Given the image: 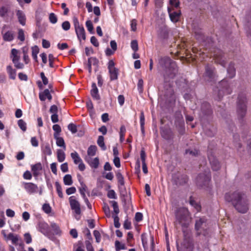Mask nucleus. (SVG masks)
I'll return each mask as SVG.
<instances>
[{"label":"nucleus","mask_w":251,"mask_h":251,"mask_svg":"<svg viewBox=\"0 0 251 251\" xmlns=\"http://www.w3.org/2000/svg\"><path fill=\"white\" fill-rule=\"evenodd\" d=\"M68 129L73 133H75L77 131L76 125L73 123H70L68 126Z\"/></svg>","instance_id":"09e8293b"},{"label":"nucleus","mask_w":251,"mask_h":251,"mask_svg":"<svg viewBox=\"0 0 251 251\" xmlns=\"http://www.w3.org/2000/svg\"><path fill=\"white\" fill-rule=\"evenodd\" d=\"M227 72L229 78H232L236 74L235 69L234 68V63L231 62L229 63L228 67L227 69Z\"/></svg>","instance_id":"b1692460"},{"label":"nucleus","mask_w":251,"mask_h":251,"mask_svg":"<svg viewBox=\"0 0 251 251\" xmlns=\"http://www.w3.org/2000/svg\"><path fill=\"white\" fill-rule=\"evenodd\" d=\"M110 202L112 204L113 208V211L115 213V215H117L119 213V209L117 202L114 201H110Z\"/></svg>","instance_id":"37998d69"},{"label":"nucleus","mask_w":251,"mask_h":251,"mask_svg":"<svg viewBox=\"0 0 251 251\" xmlns=\"http://www.w3.org/2000/svg\"><path fill=\"white\" fill-rule=\"evenodd\" d=\"M38 228L40 232L48 237L49 239L53 240V236L49 231V225L47 223L45 222H39L38 224Z\"/></svg>","instance_id":"ddd939ff"},{"label":"nucleus","mask_w":251,"mask_h":251,"mask_svg":"<svg viewBox=\"0 0 251 251\" xmlns=\"http://www.w3.org/2000/svg\"><path fill=\"white\" fill-rule=\"evenodd\" d=\"M8 11V8L5 6H2L0 8V16L1 17L5 16Z\"/></svg>","instance_id":"4d7b16f0"},{"label":"nucleus","mask_w":251,"mask_h":251,"mask_svg":"<svg viewBox=\"0 0 251 251\" xmlns=\"http://www.w3.org/2000/svg\"><path fill=\"white\" fill-rule=\"evenodd\" d=\"M180 14L181 13L180 11L179 12L176 11L169 12V16L171 21L174 23H176L178 22L180 17Z\"/></svg>","instance_id":"393cba45"},{"label":"nucleus","mask_w":251,"mask_h":251,"mask_svg":"<svg viewBox=\"0 0 251 251\" xmlns=\"http://www.w3.org/2000/svg\"><path fill=\"white\" fill-rule=\"evenodd\" d=\"M69 201L71 209L74 211L75 218L78 221L80 219V215L81 213L80 204L76 200L75 197L73 196L69 198Z\"/></svg>","instance_id":"0eeeda50"},{"label":"nucleus","mask_w":251,"mask_h":251,"mask_svg":"<svg viewBox=\"0 0 251 251\" xmlns=\"http://www.w3.org/2000/svg\"><path fill=\"white\" fill-rule=\"evenodd\" d=\"M114 219V226L116 228H119L121 226V224L119 223V218L118 215H113Z\"/></svg>","instance_id":"13d9d810"},{"label":"nucleus","mask_w":251,"mask_h":251,"mask_svg":"<svg viewBox=\"0 0 251 251\" xmlns=\"http://www.w3.org/2000/svg\"><path fill=\"white\" fill-rule=\"evenodd\" d=\"M126 132V129L124 126H122L120 127V140L121 141L124 139L125 134Z\"/></svg>","instance_id":"603ef678"},{"label":"nucleus","mask_w":251,"mask_h":251,"mask_svg":"<svg viewBox=\"0 0 251 251\" xmlns=\"http://www.w3.org/2000/svg\"><path fill=\"white\" fill-rule=\"evenodd\" d=\"M39 52V49L37 46H35L32 48V56L33 59L38 62L37 54Z\"/></svg>","instance_id":"c9c22d12"},{"label":"nucleus","mask_w":251,"mask_h":251,"mask_svg":"<svg viewBox=\"0 0 251 251\" xmlns=\"http://www.w3.org/2000/svg\"><path fill=\"white\" fill-rule=\"evenodd\" d=\"M75 31L76 34L77 35V38L79 40V41H81V40H83L84 41L85 40V39H86L85 31V29L83 26L80 27L75 29Z\"/></svg>","instance_id":"aec40b11"},{"label":"nucleus","mask_w":251,"mask_h":251,"mask_svg":"<svg viewBox=\"0 0 251 251\" xmlns=\"http://www.w3.org/2000/svg\"><path fill=\"white\" fill-rule=\"evenodd\" d=\"M115 245L117 251H119L121 250H125L126 249L125 245L121 244L120 241L117 240L115 241Z\"/></svg>","instance_id":"de8ad7c7"},{"label":"nucleus","mask_w":251,"mask_h":251,"mask_svg":"<svg viewBox=\"0 0 251 251\" xmlns=\"http://www.w3.org/2000/svg\"><path fill=\"white\" fill-rule=\"evenodd\" d=\"M65 153L61 149L57 150V158L58 162H63L65 159Z\"/></svg>","instance_id":"cd10ccee"},{"label":"nucleus","mask_w":251,"mask_h":251,"mask_svg":"<svg viewBox=\"0 0 251 251\" xmlns=\"http://www.w3.org/2000/svg\"><path fill=\"white\" fill-rule=\"evenodd\" d=\"M54 138L56 139V143L57 146L60 147H63L65 150L66 146L63 138L62 137H59L58 136H56V135H55Z\"/></svg>","instance_id":"c85d7f7f"},{"label":"nucleus","mask_w":251,"mask_h":251,"mask_svg":"<svg viewBox=\"0 0 251 251\" xmlns=\"http://www.w3.org/2000/svg\"><path fill=\"white\" fill-rule=\"evenodd\" d=\"M107 197L109 199H117V196L115 193V192L113 190H109L107 193Z\"/></svg>","instance_id":"0e129e2a"},{"label":"nucleus","mask_w":251,"mask_h":251,"mask_svg":"<svg viewBox=\"0 0 251 251\" xmlns=\"http://www.w3.org/2000/svg\"><path fill=\"white\" fill-rule=\"evenodd\" d=\"M18 125L23 131H25L26 130V124L23 120H19L18 121Z\"/></svg>","instance_id":"c03bdc74"},{"label":"nucleus","mask_w":251,"mask_h":251,"mask_svg":"<svg viewBox=\"0 0 251 251\" xmlns=\"http://www.w3.org/2000/svg\"><path fill=\"white\" fill-rule=\"evenodd\" d=\"M52 129L54 131L53 134L54 137H55V135H56V136H59L60 133L61 131V128L60 126L57 124L54 125L52 126Z\"/></svg>","instance_id":"79ce46f5"},{"label":"nucleus","mask_w":251,"mask_h":251,"mask_svg":"<svg viewBox=\"0 0 251 251\" xmlns=\"http://www.w3.org/2000/svg\"><path fill=\"white\" fill-rule=\"evenodd\" d=\"M159 64L164 70V77L166 82L168 78H174L178 72L176 63L169 57H161L159 60Z\"/></svg>","instance_id":"f03ea898"},{"label":"nucleus","mask_w":251,"mask_h":251,"mask_svg":"<svg viewBox=\"0 0 251 251\" xmlns=\"http://www.w3.org/2000/svg\"><path fill=\"white\" fill-rule=\"evenodd\" d=\"M24 239L26 244H29L32 242V238L31 235L29 233H25L24 234Z\"/></svg>","instance_id":"bf43d9fd"},{"label":"nucleus","mask_w":251,"mask_h":251,"mask_svg":"<svg viewBox=\"0 0 251 251\" xmlns=\"http://www.w3.org/2000/svg\"><path fill=\"white\" fill-rule=\"evenodd\" d=\"M213 56L215 63L225 67L226 63V58L225 57L223 51L219 49H215L213 51Z\"/></svg>","instance_id":"1a4fd4ad"},{"label":"nucleus","mask_w":251,"mask_h":251,"mask_svg":"<svg viewBox=\"0 0 251 251\" xmlns=\"http://www.w3.org/2000/svg\"><path fill=\"white\" fill-rule=\"evenodd\" d=\"M71 156L75 164H77L82 161L77 152L76 151L71 153Z\"/></svg>","instance_id":"f704fd0d"},{"label":"nucleus","mask_w":251,"mask_h":251,"mask_svg":"<svg viewBox=\"0 0 251 251\" xmlns=\"http://www.w3.org/2000/svg\"><path fill=\"white\" fill-rule=\"evenodd\" d=\"M97 147L95 145H91L88 149L87 154L88 157L93 156L96 155Z\"/></svg>","instance_id":"2f4dec72"},{"label":"nucleus","mask_w":251,"mask_h":251,"mask_svg":"<svg viewBox=\"0 0 251 251\" xmlns=\"http://www.w3.org/2000/svg\"><path fill=\"white\" fill-rule=\"evenodd\" d=\"M71 25L69 22L65 21L62 24V28L65 31L69 30L70 29Z\"/></svg>","instance_id":"052dcab7"},{"label":"nucleus","mask_w":251,"mask_h":251,"mask_svg":"<svg viewBox=\"0 0 251 251\" xmlns=\"http://www.w3.org/2000/svg\"><path fill=\"white\" fill-rule=\"evenodd\" d=\"M19 51L15 49H12L11 51V55L10 57L12 59V61L14 64V66L19 69H23L24 67V65L19 62L20 59V57L18 55Z\"/></svg>","instance_id":"f8f14e48"},{"label":"nucleus","mask_w":251,"mask_h":251,"mask_svg":"<svg viewBox=\"0 0 251 251\" xmlns=\"http://www.w3.org/2000/svg\"><path fill=\"white\" fill-rule=\"evenodd\" d=\"M91 94L92 97L96 100H100V96L99 94L98 89L95 83L92 84V89L91 90Z\"/></svg>","instance_id":"412c9836"},{"label":"nucleus","mask_w":251,"mask_h":251,"mask_svg":"<svg viewBox=\"0 0 251 251\" xmlns=\"http://www.w3.org/2000/svg\"><path fill=\"white\" fill-rule=\"evenodd\" d=\"M131 48L134 52H136L138 50V45L137 40H134L131 41Z\"/></svg>","instance_id":"5fc2aeb1"},{"label":"nucleus","mask_w":251,"mask_h":251,"mask_svg":"<svg viewBox=\"0 0 251 251\" xmlns=\"http://www.w3.org/2000/svg\"><path fill=\"white\" fill-rule=\"evenodd\" d=\"M185 153L186 154H189L193 156H197L200 154V151L196 149H194V150H186Z\"/></svg>","instance_id":"a18cd8bd"},{"label":"nucleus","mask_w":251,"mask_h":251,"mask_svg":"<svg viewBox=\"0 0 251 251\" xmlns=\"http://www.w3.org/2000/svg\"><path fill=\"white\" fill-rule=\"evenodd\" d=\"M213 111L210 104L206 101L203 102L201 104L199 112V118L201 122L207 120L212 115Z\"/></svg>","instance_id":"39448f33"},{"label":"nucleus","mask_w":251,"mask_h":251,"mask_svg":"<svg viewBox=\"0 0 251 251\" xmlns=\"http://www.w3.org/2000/svg\"><path fill=\"white\" fill-rule=\"evenodd\" d=\"M18 39L21 42L25 40L24 31L22 29H19L18 30Z\"/></svg>","instance_id":"3c124183"},{"label":"nucleus","mask_w":251,"mask_h":251,"mask_svg":"<svg viewBox=\"0 0 251 251\" xmlns=\"http://www.w3.org/2000/svg\"><path fill=\"white\" fill-rule=\"evenodd\" d=\"M6 71L9 75V78L15 80L16 77V70L13 69L12 66L8 65L6 67Z\"/></svg>","instance_id":"5701e85b"},{"label":"nucleus","mask_w":251,"mask_h":251,"mask_svg":"<svg viewBox=\"0 0 251 251\" xmlns=\"http://www.w3.org/2000/svg\"><path fill=\"white\" fill-rule=\"evenodd\" d=\"M143 214L141 212H137L135 214V220L137 222H140L143 220Z\"/></svg>","instance_id":"774afa93"},{"label":"nucleus","mask_w":251,"mask_h":251,"mask_svg":"<svg viewBox=\"0 0 251 251\" xmlns=\"http://www.w3.org/2000/svg\"><path fill=\"white\" fill-rule=\"evenodd\" d=\"M50 227L52 230L53 231V234L60 235L61 233V231L60 229L59 226L55 223H52L50 224Z\"/></svg>","instance_id":"c756f323"},{"label":"nucleus","mask_w":251,"mask_h":251,"mask_svg":"<svg viewBox=\"0 0 251 251\" xmlns=\"http://www.w3.org/2000/svg\"><path fill=\"white\" fill-rule=\"evenodd\" d=\"M247 112V99L243 93L239 95L237 101V112L238 116L241 119L246 115Z\"/></svg>","instance_id":"7ed1b4c3"},{"label":"nucleus","mask_w":251,"mask_h":251,"mask_svg":"<svg viewBox=\"0 0 251 251\" xmlns=\"http://www.w3.org/2000/svg\"><path fill=\"white\" fill-rule=\"evenodd\" d=\"M141 238L143 248L145 250H146L148 249L147 234L145 233H142Z\"/></svg>","instance_id":"e433bc0d"},{"label":"nucleus","mask_w":251,"mask_h":251,"mask_svg":"<svg viewBox=\"0 0 251 251\" xmlns=\"http://www.w3.org/2000/svg\"><path fill=\"white\" fill-rule=\"evenodd\" d=\"M211 175L209 170L205 171L204 173L200 174L196 178L197 185L201 188H206L210 186Z\"/></svg>","instance_id":"20e7f679"},{"label":"nucleus","mask_w":251,"mask_h":251,"mask_svg":"<svg viewBox=\"0 0 251 251\" xmlns=\"http://www.w3.org/2000/svg\"><path fill=\"white\" fill-rule=\"evenodd\" d=\"M226 201L231 202L235 208L240 213H245L249 209L248 200L246 195L238 191L225 194Z\"/></svg>","instance_id":"f257e3e1"},{"label":"nucleus","mask_w":251,"mask_h":251,"mask_svg":"<svg viewBox=\"0 0 251 251\" xmlns=\"http://www.w3.org/2000/svg\"><path fill=\"white\" fill-rule=\"evenodd\" d=\"M206 220L204 218H200L196 220L195 223V229L199 235L202 234L206 236L208 234L206 229Z\"/></svg>","instance_id":"6e6552de"},{"label":"nucleus","mask_w":251,"mask_h":251,"mask_svg":"<svg viewBox=\"0 0 251 251\" xmlns=\"http://www.w3.org/2000/svg\"><path fill=\"white\" fill-rule=\"evenodd\" d=\"M5 41L10 42L14 39V33L12 31H7L3 35Z\"/></svg>","instance_id":"bb28decb"},{"label":"nucleus","mask_w":251,"mask_h":251,"mask_svg":"<svg viewBox=\"0 0 251 251\" xmlns=\"http://www.w3.org/2000/svg\"><path fill=\"white\" fill-rule=\"evenodd\" d=\"M63 182L66 185H71L73 184L72 176L70 175H66L63 177Z\"/></svg>","instance_id":"58836bf2"},{"label":"nucleus","mask_w":251,"mask_h":251,"mask_svg":"<svg viewBox=\"0 0 251 251\" xmlns=\"http://www.w3.org/2000/svg\"><path fill=\"white\" fill-rule=\"evenodd\" d=\"M86 27L87 28V30L91 33H94V32H93L94 27H93V25L92 23L91 22V21L89 20V21H86Z\"/></svg>","instance_id":"864d4df0"},{"label":"nucleus","mask_w":251,"mask_h":251,"mask_svg":"<svg viewBox=\"0 0 251 251\" xmlns=\"http://www.w3.org/2000/svg\"><path fill=\"white\" fill-rule=\"evenodd\" d=\"M94 236L95 237L97 243H100L101 241V235L98 230H95L93 232Z\"/></svg>","instance_id":"6e6d98bb"},{"label":"nucleus","mask_w":251,"mask_h":251,"mask_svg":"<svg viewBox=\"0 0 251 251\" xmlns=\"http://www.w3.org/2000/svg\"><path fill=\"white\" fill-rule=\"evenodd\" d=\"M50 93V92L48 89H46L43 92L39 93V98L40 100L45 101Z\"/></svg>","instance_id":"473e14b6"},{"label":"nucleus","mask_w":251,"mask_h":251,"mask_svg":"<svg viewBox=\"0 0 251 251\" xmlns=\"http://www.w3.org/2000/svg\"><path fill=\"white\" fill-rule=\"evenodd\" d=\"M7 238L12 241V243L14 245H17L19 240L18 235H15L13 233H9L7 235Z\"/></svg>","instance_id":"7c9ffc66"},{"label":"nucleus","mask_w":251,"mask_h":251,"mask_svg":"<svg viewBox=\"0 0 251 251\" xmlns=\"http://www.w3.org/2000/svg\"><path fill=\"white\" fill-rule=\"evenodd\" d=\"M55 185L56 189V191L57 193V194L60 198H63V194L62 193V189L61 185L58 182H56L55 183Z\"/></svg>","instance_id":"ea45409f"},{"label":"nucleus","mask_w":251,"mask_h":251,"mask_svg":"<svg viewBox=\"0 0 251 251\" xmlns=\"http://www.w3.org/2000/svg\"><path fill=\"white\" fill-rule=\"evenodd\" d=\"M208 158L212 169L215 171L219 170L221 168L220 163L211 152H208Z\"/></svg>","instance_id":"4468645a"},{"label":"nucleus","mask_w":251,"mask_h":251,"mask_svg":"<svg viewBox=\"0 0 251 251\" xmlns=\"http://www.w3.org/2000/svg\"><path fill=\"white\" fill-rule=\"evenodd\" d=\"M43 169L42 164L40 162L37 163L31 166V171L33 173V176L34 177H37L40 175L39 171Z\"/></svg>","instance_id":"a211bd4d"},{"label":"nucleus","mask_w":251,"mask_h":251,"mask_svg":"<svg viewBox=\"0 0 251 251\" xmlns=\"http://www.w3.org/2000/svg\"><path fill=\"white\" fill-rule=\"evenodd\" d=\"M55 59V58L54 57L52 54H49V66L50 68H53L54 67L53 62Z\"/></svg>","instance_id":"680f3d73"},{"label":"nucleus","mask_w":251,"mask_h":251,"mask_svg":"<svg viewBox=\"0 0 251 251\" xmlns=\"http://www.w3.org/2000/svg\"><path fill=\"white\" fill-rule=\"evenodd\" d=\"M73 22L75 29L83 26L82 25H80L79 21L76 17H75L73 18Z\"/></svg>","instance_id":"338daca9"},{"label":"nucleus","mask_w":251,"mask_h":251,"mask_svg":"<svg viewBox=\"0 0 251 251\" xmlns=\"http://www.w3.org/2000/svg\"><path fill=\"white\" fill-rule=\"evenodd\" d=\"M86 248L87 251H95L91 243L89 240H86L85 242Z\"/></svg>","instance_id":"e2e57ef3"},{"label":"nucleus","mask_w":251,"mask_h":251,"mask_svg":"<svg viewBox=\"0 0 251 251\" xmlns=\"http://www.w3.org/2000/svg\"><path fill=\"white\" fill-rule=\"evenodd\" d=\"M49 21L53 24H56L57 22V17L54 13H51L49 14Z\"/></svg>","instance_id":"49530a36"},{"label":"nucleus","mask_w":251,"mask_h":251,"mask_svg":"<svg viewBox=\"0 0 251 251\" xmlns=\"http://www.w3.org/2000/svg\"><path fill=\"white\" fill-rule=\"evenodd\" d=\"M85 160L88 163L89 166L94 169H97L99 165V159L98 157H95L93 159L90 157H86Z\"/></svg>","instance_id":"f3484780"},{"label":"nucleus","mask_w":251,"mask_h":251,"mask_svg":"<svg viewBox=\"0 0 251 251\" xmlns=\"http://www.w3.org/2000/svg\"><path fill=\"white\" fill-rule=\"evenodd\" d=\"M116 176L118 180V183L121 186H124V177L119 171L116 173Z\"/></svg>","instance_id":"4c0bfd02"},{"label":"nucleus","mask_w":251,"mask_h":251,"mask_svg":"<svg viewBox=\"0 0 251 251\" xmlns=\"http://www.w3.org/2000/svg\"><path fill=\"white\" fill-rule=\"evenodd\" d=\"M78 180L81 185V187L79 188V192L82 197L84 198L85 197H86L85 195V192L87 191V187L83 181L81 180V178L79 179Z\"/></svg>","instance_id":"a878e982"},{"label":"nucleus","mask_w":251,"mask_h":251,"mask_svg":"<svg viewBox=\"0 0 251 251\" xmlns=\"http://www.w3.org/2000/svg\"><path fill=\"white\" fill-rule=\"evenodd\" d=\"M205 76L210 80L213 79L215 77V68L211 65H207L205 67Z\"/></svg>","instance_id":"dca6fc26"},{"label":"nucleus","mask_w":251,"mask_h":251,"mask_svg":"<svg viewBox=\"0 0 251 251\" xmlns=\"http://www.w3.org/2000/svg\"><path fill=\"white\" fill-rule=\"evenodd\" d=\"M110 79L111 81L117 80L118 77L119 70L117 68H113L108 70Z\"/></svg>","instance_id":"4be33fe9"},{"label":"nucleus","mask_w":251,"mask_h":251,"mask_svg":"<svg viewBox=\"0 0 251 251\" xmlns=\"http://www.w3.org/2000/svg\"><path fill=\"white\" fill-rule=\"evenodd\" d=\"M22 185L26 192L29 195H33L38 193L39 195H42L43 190L41 187H39L36 184L33 182H23Z\"/></svg>","instance_id":"423d86ee"},{"label":"nucleus","mask_w":251,"mask_h":251,"mask_svg":"<svg viewBox=\"0 0 251 251\" xmlns=\"http://www.w3.org/2000/svg\"><path fill=\"white\" fill-rule=\"evenodd\" d=\"M16 16L18 19L19 23L24 26L26 23V17L24 12L20 10H18L16 11Z\"/></svg>","instance_id":"6ab92c4d"},{"label":"nucleus","mask_w":251,"mask_h":251,"mask_svg":"<svg viewBox=\"0 0 251 251\" xmlns=\"http://www.w3.org/2000/svg\"><path fill=\"white\" fill-rule=\"evenodd\" d=\"M88 59L93 66H98L99 64V60L96 57H90Z\"/></svg>","instance_id":"69168bd1"},{"label":"nucleus","mask_w":251,"mask_h":251,"mask_svg":"<svg viewBox=\"0 0 251 251\" xmlns=\"http://www.w3.org/2000/svg\"><path fill=\"white\" fill-rule=\"evenodd\" d=\"M160 134L161 137L166 140H170L173 138V133L169 127H161L160 128Z\"/></svg>","instance_id":"2eb2a0df"},{"label":"nucleus","mask_w":251,"mask_h":251,"mask_svg":"<svg viewBox=\"0 0 251 251\" xmlns=\"http://www.w3.org/2000/svg\"><path fill=\"white\" fill-rule=\"evenodd\" d=\"M220 89L218 92V99L220 100L223 95L231 94L232 90L230 87L228 82L226 80H222L220 82Z\"/></svg>","instance_id":"9d476101"},{"label":"nucleus","mask_w":251,"mask_h":251,"mask_svg":"<svg viewBox=\"0 0 251 251\" xmlns=\"http://www.w3.org/2000/svg\"><path fill=\"white\" fill-rule=\"evenodd\" d=\"M175 215L176 222L184 226L187 219V211L184 208H179L176 212Z\"/></svg>","instance_id":"9b49d317"},{"label":"nucleus","mask_w":251,"mask_h":251,"mask_svg":"<svg viewBox=\"0 0 251 251\" xmlns=\"http://www.w3.org/2000/svg\"><path fill=\"white\" fill-rule=\"evenodd\" d=\"M43 152L46 155L50 156L52 154V151L49 144L45 145L44 148L42 150Z\"/></svg>","instance_id":"a19ab883"},{"label":"nucleus","mask_w":251,"mask_h":251,"mask_svg":"<svg viewBox=\"0 0 251 251\" xmlns=\"http://www.w3.org/2000/svg\"><path fill=\"white\" fill-rule=\"evenodd\" d=\"M42 209L47 214H49L51 211V207L49 203H44L42 206Z\"/></svg>","instance_id":"8fccbe9b"},{"label":"nucleus","mask_w":251,"mask_h":251,"mask_svg":"<svg viewBox=\"0 0 251 251\" xmlns=\"http://www.w3.org/2000/svg\"><path fill=\"white\" fill-rule=\"evenodd\" d=\"M97 144L102 151L106 150V147L104 142V137L102 136H99L97 140Z\"/></svg>","instance_id":"72a5a7b5"}]
</instances>
